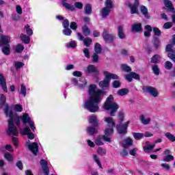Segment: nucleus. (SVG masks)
<instances>
[{
  "label": "nucleus",
  "instance_id": "1",
  "mask_svg": "<svg viewBox=\"0 0 175 175\" xmlns=\"http://www.w3.org/2000/svg\"><path fill=\"white\" fill-rule=\"evenodd\" d=\"M89 100L85 101L83 107L87 109L90 113H96L99 110L98 105L102 100V98H100L102 91L98 90L95 85H90L89 87Z\"/></svg>",
  "mask_w": 175,
  "mask_h": 175
},
{
  "label": "nucleus",
  "instance_id": "2",
  "mask_svg": "<svg viewBox=\"0 0 175 175\" xmlns=\"http://www.w3.org/2000/svg\"><path fill=\"white\" fill-rule=\"evenodd\" d=\"M4 113L6 117H9L8 126L6 129V133L8 136H18V130L14 124L18 126L21 125L20 117L17 115H13V111L10 109V107L6 105L4 109Z\"/></svg>",
  "mask_w": 175,
  "mask_h": 175
},
{
  "label": "nucleus",
  "instance_id": "3",
  "mask_svg": "<svg viewBox=\"0 0 175 175\" xmlns=\"http://www.w3.org/2000/svg\"><path fill=\"white\" fill-rule=\"evenodd\" d=\"M103 107L105 110H111L110 116L114 117L120 107L118 103L114 102V97H113V95H109V96L107 97Z\"/></svg>",
  "mask_w": 175,
  "mask_h": 175
},
{
  "label": "nucleus",
  "instance_id": "4",
  "mask_svg": "<svg viewBox=\"0 0 175 175\" xmlns=\"http://www.w3.org/2000/svg\"><path fill=\"white\" fill-rule=\"evenodd\" d=\"M105 79L103 81H100L99 86L100 88H107L110 85V81L112 80H118L119 77L117 75L104 71Z\"/></svg>",
  "mask_w": 175,
  "mask_h": 175
},
{
  "label": "nucleus",
  "instance_id": "5",
  "mask_svg": "<svg viewBox=\"0 0 175 175\" xmlns=\"http://www.w3.org/2000/svg\"><path fill=\"white\" fill-rule=\"evenodd\" d=\"M105 121L108 124V128L105 130V136H110L114 132L113 128L116 126V122H114L113 118H105Z\"/></svg>",
  "mask_w": 175,
  "mask_h": 175
},
{
  "label": "nucleus",
  "instance_id": "6",
  "mask_svg": "<svg viewBox=\"0 0 175 175\" xmlns=\"http://www.w3.org/2000/svg\"><path fill=\"white\" fill-rule=\"evenodd\" d=\"M20 118L21 120H22L23 123L25 125H27V123H29V125L32 131L36 129V128L35 127V123L32 120H31V118L29 117V116H28V113H24L23 116L20 117Z\"/></svg>",
  "mask_w": 175,
  "mask_h": 175
},
{
  "label": "nucleus",
  "instance_id": "7",
  "mask_svg": "<svg viewBox=\"0 0 175 175\" xmlns=\"http://www.w3.org/2000/svg\"><path fill=\"white\" fill-rule=\"evenodd\" d=\"M126 5L129 8L131 14H139V9H137L139 8V0H135L133 4L127 2Z\"/></svg>",
  "mask_w": 175,
  "mask_h": 175
},
{
  "label": "nucleus",
  "instance_id": "8",
  "mask_svg": "<svg viewBox=\"0 0 175 175\" xmlns=\"http://www.w3.org/2000/svg\"><path fill=\"white\" fill-rule=\"evenodd\" d=\"M129 124H130V122L127 121L126 123H124L123 124H121V123L119 124H117L116 129H117L118 133L120 135H126V133H128L127 129H128V126L129 125Z\"/></svg>",
  "mask_w": 175,
  "mask_h": 175
},
{
  "label": "nucleus",
  "instance_id": "9",
  "mask_svg": "<svg viewBox=\"0 0 175 175\" xmlns=\"http://www.w3.org/2000/svg\"><path fill=\"white\" fill-rule=\"evenodd\" d=\"M142 90L144 92H146L147 94H150L152 95V96H154V98H157L158 95H159V93L158 92V90L157 88H153L152 86H143Z\"/></svg>",
  "mask_w": 175,
  "mask_h": 175
},
{
  "label": "nucleus",
  "instance_id": "10",
  "mask_svg": "<svg viewBox=\"0 0 175 175\" xmlns=\"http://www.w3.org/2000/svg\"><path fill=\"white\" fill-rule=\"evenodd\" d=\"M165 51L167 53V57L175 62V49H172V45H167L165 47Z\"/></svg>",
  "mask_w": 175,
  "mask_h": 175
},
{
  "label": "nucleus",
  "instance_id": "11",
  "mask_svg": "<svg viewBox=\"0 0 175 175\" xmlns=\"http://www.w3.org/2000/svg\"><path fill=\"white\" fill-rule=\"evenodd\" d=\"M103 38L107 43H111L114 40V36L109 33V30L105 29L103 32Z\"/></svg>",
  "mask_w": 175,
  "mask_h": 175
},
{
  "label": "nucleus",
  "instance_id": "12",
  "mask_svg": "<svg viewBox=\"0 0 175 175\" xmlns=\"http://www.w3.org/2000/svg\"><path fill=\"white\" fill-rule=\"evenodd\" d=\"M163 3L167 8V12H170L171 13H175L174 6H173V3L170 0H164Z\"/></svg>",
  "mask_w": 175,
  "mask_h": 175
},
{
  "label": "nucleus",
  "instance_id": "13",
  "mask_svg": "<svg viewBox=\"0 0 175 175\" xmlns=\"http://www.w3.org/2000/svg\"><path fill=\"white\" fill-rule=\"evenodd\" d=\"M28 148L30 151L32 152L33 155H38V152L39 151V146L36 142H33L32 144H29L28 145Z\"/></svg>",
  "mask_w": 175,
  "mask_h": 175
},
{
  "label": "nucleus",
  "instance_id": "14",
  "mask_svg": "<svg viewBox=\"0 0 175 175\" xmlns=\"http://www.w3.org/2000/svg\"><path fill=\"white\" fill-rule=\"evenodd\" d=\"M40 163L42 166V171L44 173V175H49V163H47V161L44 159H42L40 161Z\"/></svg>",
  "mask_w": 175,
  "mask_h": 175
},
{
  "label": "nucleus",
  "instance_id": "15",
  "mask_svg": "<svg viewBox=\"0 0 175 175\" xmlns=\"http://www.w3.org/2000/svg\"><path fill=\"white\" fill-rule=\"evenodd\" d=\"M22 133L23 135H27L28 139H30L31 140H32L33 139H35V135H33V133H31V129L28 126H26L23 129V131H22Z\"/></svg>",
  "mask_w": 175,
  "mask_h": 175
},
{
  "label": "nucleus",
  "instance_id": "16",
  "mask_svg": "<svg viewBox=\"0 0 175 175\" xmlns=\"http://www.w3.org/2000/svg\"><path fill=\"white\" fill-rule=\"evenodd\" d=\"M0 85L2 87L5 92H8V87L6 86V79L2 73H0Z\"/></svg>",
  "mask_w": 175,
  "mask_h": 175
},
{
  "label": "nucleus",
  "instance_id": "17",
  "mask_svg": "<svg viewBox=\"0 0 175 175\" xmlns=\"http://www.w3.org/2000/svg\"><path fill=\"white\" fill-rule=\"evenodd\" d=\"M10 42V37L8 36H2L0 40V46H8Z\"/></svg>",
  "mask_w": 175,
  "mask_h": 175
},
{
  "label": "nucleus",
  "instance_id": "18",
  "mask_svg": "<svg viewBox=\"0 0 175 175\" xmlns=\"http://www.w3.org/2000/svg\"><path fill=\"white\" fill-rule=\"evenodd\" d=\"M88 121L90 124H92L94 126H98L99 125V123L98 122V118L96 115H92L88 118Z\"/></svg>",
  "mask_w": 175,
  "mask_h": 175
},
{
  "label": "nucleus",
  "instance_id": "19",
  "mask_svg": "<svg viewBox=\"0 0 175 175\" xmlns=\"http://www.w3.org/2000/svg\"><path fill=\"white\" fill-rule=\"evenodd\" d=\"M143 28H142V23H135L133 25L131 28V32H142Z\"/></svg>",
  "mask_w": 175,
  "mask_h": 175
},
{
  "label": "nucleus",
  "instance_id": "20",
  "mask_svg": "<svg viewBox=\"0 0 175 175\" xmlns=\"http://www.w3.org/2000/svg\"><path fill=\"white\" fill-rule=\"evenodd\" d=\"M118 38H120V39H125L126 38V36L124 32V27L122 26L118 27Z\"/></svg>",
  "mask_w": 175,
  "mask_h": 175
},
{
  "label": "nucleus",
  "instance_id": "21",
  "mask_svg": "<svg viewBox=\"0 0 175 175\" xmlns=\"http://www.w3.org/2000/svg\"><path fill=\"white\" fill-rule=\"evenodd\" d=\"M153 46L155 50H159L161 48V40H159V38L157 36L153 38Z\"/></svg>",
  "mask_w": 175,
  "mask_h": 175
},
{
  "label": "nucleus",
  "instance_id": "22",
  "mask_svg": "<svg viewBox=\"0 0 175 175\" xmlns=\"http://www.w3.org/2000/svg\"><path fill=\"white\" fill-rule=\"evenodd\" d=\"M3 106H5V108L3 109L5 111V109H6V106H9V105L6 104V96L1 94H0V109H2Z\"/></svg>",
  "mask_w": 175,
  "mask_h": 175
},
{
  "label": "nucleus",
  "instance_id": "23",
  "mask_svg": "<svg viewBox=\"0 0 175 175\" xmlns=\"http://www.w3.org/2000/svg\"><path fill=\"white\" fill-rule=\"evenodd\" d=\"M144 28L146 30L144 31L145 38H150V36H151V32H152V27L147 25L144 27Z\"/></svg>",
  "mask_w": 175,
  "mask_h": 175
},
{
  "label": "nucleus",
  "instance_id": "24",
  "mask_svg": "<svg viewBox=\"0 0 175 175\" xmlns=\"http://www.w3.org/2000/svg\"><path fill=\"white\" fill-rule=\"evenodd\" d=\"M62 5L64 6V8H66V9H68V10H71V12H73L75 10V6L72 5H70L66 2L67 0H62Z\"/></svg>",
  "mask_w": 175,
  "mask_h": 175
},
{
  "label": "nucleus",
  "instance_id": "25",
  "mask_svg": "<svg viewBox=\"0 0 175 175\" xmlns=\"http://www.w3.org/2000/svg\"><path fill=\"white\" fill-rule=\"evenodd\" d=\"M124 142V143L122 144L124 148H129L130 146L133 144V141L131 138H126Z\"/></svg>",
  "mask_w": 175,
  "mask_h": 175
},
{
  "label": "nucleus",
  "instance_id": "26",
  "mask_svg": "<svg viewBox=\"0 0 175 175\" xmlns=\"http://www.w3.org/2000/svg\"><path fill=\"white\" fill-rule=\"evenodd\" d=\"M86 132L90 135V136H92V135H95V133H98V129L95 127L92 126H88L86 129Z\"/></svg>",
  "mask_w": 175,
  "mask_h": 175
},
{
  "label": "nucleus",
  "instance_id": "27",
  "mask_svg": "<svg viewBox=\"0 0 175 175\" xmlns=\"http://www.w3.org/2000/svg\"><path fill=\"white\" fill-rule=\"evenodd\" d=\"M111 12V10L104 7L101 10V14H102L103 18H107V16L110 14Z\"/></svg>",
  "mask_w": 175,
  "mask_h": 175
},
{
  "label": "nucleus",
  "instance_id": "28",
  "mask_svg": "<svg viewBox=\"0 0 175 175\" xmlns=\"http://www.w3.org/2000/svg\"><path fill=\"white\" fill-rule=\"evenodd\" d=\"M94 143L96 146H103V136L99 135L94 139Z\"/></svg>",
  "mask_w": 175,
  "mask_h": 175
},
{
  "label": "nucleus",
  "instance_id": "29",
  "mask_svg": "<svg viewBox=\"0 0 175 175\" xmlns=\"http://www.w3.org/2000/svg\"><path fill=\"white\" fill-rule=\"evenodd\" d=\"M139 120L142 124H143L144 125H148V124H150V122H151V119L150 118L146 119V118L144 117V115H141L139 116Z\"/></svg>",
  "mask_w": 175,
  "mask_h": 175
},
{
  "label": "nucleus",
  "instance_id": "30",
  "mask_svg": "<svg viewBox=\"0 0 175 175\" xmlns=\"http://www.w3.org/2000/svg\"><path fill=\"white\" fill-rule=\"evenodd\" d=\"M150 62L152 64H159V62H161V56L158 54L154 55L152 57Z\"/></svg>",
  "mask_w": 175,
  "mask_h": 175
},
{
  "label": "nucleus",
  "instance_id": "31",
  "mask_svg": "<svg viewBox=\"0 0 175 175\" xmlns=\"http://www.w3.org/2000/svg\"><path fill=\"white\" fill-rule=\"evenodd\" d=\"M88 73H98V69L94 65H89L87 68Z\"/></svg>",
  "mask_w": 175,
  "mask_h": 175
},
{
  "label": "nucleus",
  "instance_id": "32",
  "mask_svg": "<svg viewBox=\"0 0 175 175\" xmlns=\"http://www.w3.org/2000/svg\"><path fill=\"white\" fill-rule=\"evenodd\" d=\"M1 51L5 55H9L10 54V45H4L1 49Z\"/></svg>",
  "mask_w": 175,
  "mask_h": 175
},
{
  "label": "nucleus",
  "instance_id": "33",
  "mask_svg": "<svg viewBox=\"0 0 175 175\" xmlns=\"http://www.w3.org/2000/svg\"><path fill=\"white\" fill-rule=\"evenodd\" d=\"M21 39L26 44H28V43H29V42L31 41V38H29V36H28L24 33L21 34Z\"/></svg>",
  "mask_w": 175,
  "mask_h": 175
},
{
  "label": "nucleus",
  "instance_id": "34",
  "mask_svg": "<svg viewBox=\"0 0 175 175\" xmlns=\"http://www.w3.org/2000/svg\"><path fill=\"white\" fill-rule=\"evenodd\" d=\"M129 90L126 88L120 89L118 91L117 94L120 96H124V95H128Z\"/></svg>",
  "mask_w": 175,
  "mask_h": 175
},
{
  "label": "nucleus",
  "instance_id": "35",
  "mask_svg": "<svg viewBox=\"0 0 175 175\" xmlns=\"http://www.w3.org/2000/svg\"><path fill=\"white\" fill-rule=\"evenodd\" d=\"M152 70L153 71V73L156 76H159V73L161 72V70L159 69V67L157 64H154L152 66Z\"/></svg>",
  "mask_w": 175,
  "mask_h": 175
},
{
  "label": "nucleus",
  "instance_id": "36",
  "mask_svg": "<svg viewBox=\"0 0 175 175\" xmlns=\"http://www.w3.org/2000/svg\"><path fill=\"white\" fill-rule=\"evenodd\" d=\"M84 10L85 14H91L92 13V5L91 4H86Z\"/></svg>",
  "mask_w": 175,
  "mask_h": 175
},
{
  "label": "nucleus",
  "instance_id": "37",
  "mask_svg": "<svg viewBox=\"0 0 175 175\" xmlns=\"http://www.w3.org/2000/svg\"><path fill=\"white\" fill-rule=\"evenodd\" d=\"M82 31L85 36H89L90 33H91V30H90L87 25H84L83 27H82Z\"/></svg>",
  "mask_w": 175,
  "mask_h": 175
},
{
  "label": "nucleus",
  "instance_id": "38",
  "mask_svg": "<svg viewBox=\"0 0 175 175\" xmlns=\"http://www.w3.org/2000/svg\"><path fill=\"white\" fill-rule=\"evenodd\" d=\"M94 51L96 54H101L102 53V46L100 45L99 43H96L94 46Z\"/></svg>",
  "mask_w": 175,
  "mask_h": 175
},
{
  "label": "nucleus",
  "instance_id": "39",
  "mask_svg": "<svg viewBox=\"0 0 175 175\" xmlns=\"http://www.w3.org/2000/svg\"><path fill=\"white\" fill-rule=\"evenodd\" d=\"M121 69L122 70H123L124 72H126L127 73H129V72H132V68H131V66L126 64H122Z\"/></svg>",
  "mask_w": 175,
  "mask_h": 175
},
{
  "label": "nucleus",
  "instance_id": "40",
  "mask_svg": "<svg viewBox=\"0 0 175 175\" xmlns=\"http://www.w3.org/2000/svg\"><path fill=\"white\" fill-rule=\"evenodd\" d=\"M164 162H170V161H174V157L172 154H168L163 157Z\"/></svg>",
  "mask_w": 175,
  "mask_h": 175
},
{
  "label": "nucleus",
  "instance_id": "41",
  "mask_svg": "<svg viewBox=\"0 0 175 175\" xmlns=\"http://www.w3.org/2000/svg\"><path fill=\"white\" fill-rule=\"evenodd\" d=\"M92 43V39H91L90 38H86L83 40V44L86 47H90V46H91Z\"/></svg>",
  "mask_w": 175,
  "mask_h": 175
},
{
  "label": "nucleus",
  "instance_id": "42",
  "mask_svg": "<svg viewBox=\"0 0 175 175\" xmlns=\"http://www.w3.org/2000/svg\"><path fill=\"white\" fill-rule=\"evenodd\" d=\"M140 10L142 14L145 16V17H148V10H147V8L144 5H142L140 7Z\"/></svg>",
  "mask_w": 175,
  "mask_h": 175
},
{
  "label": "nucleus",
  "instance_id": "43",
  "mask_svg": "<svg viewBox=\"0 0 175 175\" xmlns=\"http://www.w3.org/2000/svg\"><path fill=\"white\" fill-rule=\"evenodd\" d=\"M165 136L170 140V142H175V136L173 134L167 132L165 134Z\"/></svg>",
  "mask_w": 175,
  "mask_h": 175
},
{
  "label": "nucleus",
  "instance_id": "44",
  "mask_svg": "<svg viewBox=\"0 0 175 175\" xmlns=\"http://www.w3.org/2000/svg\"><path fill=\"white\" fill-rule=\"evenodd\" d=\"M144 137V134L142 133H133V137L135 139V140H140V139H143Z\"/></svg>",
  "mask_w": 175,
  "mask_h": 175
},
{
  "label": "nucleus",
  "instance_id": "45",
  "mask_svg": "<svg viewBox=\"0 0 175 175\" xmlns=\"http://www.w3.org/2000/svg\"><path fill=\"white\" fill-rule=\"evenodd\" d=\"M107 9H109V10H111L113 9V1L111 0H107L105 1V7Z\"/></svg>",
  "mask_w": 175,
  "mask_h": 175
},
{
  "label": "nucleus",
  "instance_id": "46",
  "mask_svg": "<svg viewBox=\"0 0 175 175\" xmlns=\"http://www.w3.org/2000/svg\"><path fill=\"white\" fill-rule=\"evenodd\" d=\"M78 84L79 87H85L87 85V81H85V78L81 77Z\"/></svg>",
  "mask_w": 175,
  "mask_h": 175
},
{
  "label": "nucleus",
  "instance_id": "47",
  "mask_svg": "<svg viewBox=\"0 0 175 175\" xmlns=\"http://www.w3.org/2000/svg\"><path fill=\"white\" fill-rule=\"evenodd\" d=\"M4 157L5 159H7V161H8V162H13V155H12L10 153H5Z\"/></svg>",
  "mask_w": 175,
  "mask_h": 175
},
{
  "label": "nucleus",
  "instance_id": "48",
  "mask_svg": "<svg viewBox=\"0 0 175 175\" xmlns=\"http://www.w3.org/2000/svg\"><path fill=\"white\" fill-rule=\"evenodd\" d=\"M164 66H165V69H167V70H170V69H172V68H173V64L172 62H170V61H167V62H165Z\"/></svg>",
  "mask_w": 175,
  "mask_h": 175
},
{
  "label": "nucleus",
  "instance_id": "49",
  "mask_svg": "<svg viewBox=\"0 0 175 175\" xmlns=\"http://www.w3.org/2000/svg\"><path fill=\"white\" fill-rule=\"evenodd\" d=\"M63 33H64V35H66V36H70V35H72V30H70V29H69V27H66L63 30Z\"/></svg>",
  "mask_w": 175,
  "mask_h": 175
},
{
  "label": "nucleus",
  "instance_id": "50",
  "mask_svg": "<svg viewBox=\"0 0 175 175\" xmlns=\"http://www.w3.org/2000/svg\"><path fill=\"white\" fill-rule=\"evenodd\" d=\"M112 87L113 88H120L121 87V82L120 81H113L112 83Z\"/></svg>",
  "mask_w": 175,
  "mask_h": 175
},
{
  "label": "nucleus",
  "instance_id": "51",
  "mask_svg": "<svg viewBox=\"0 0 175 175\" xmlns=\"http://www.w3.org/2000/svg\"><path fill=\"white\" fill-rule=\"evenodd\" d=\"M93 159L94 161L97 163V165L102 169V164L100 163V161L96 154H93Z\"/></svg>",
  "mask_w": 175,
  "mask_h": 175
},
{
  "label": "nucleus",
  "instance_id": "52",
  "mask_svg": "<svg viewBox=\"0 0 175 175\" xmlns=\"http://www.w3.org/2000/svg\"><path fill=\"white\" fill-rule=\"evenodd\" d=\"M154 147H155V144L144 146V151H145V152H147V151H151Z\"/></svg>",
  "mask_w": 175,
  "mask_h": 175
},
{
  "label": "nucleus",
  "instance_id": "53",
  "mask_svg": "<svg viewBox=\"0 0 175 175\" xmlns=\"http://www.w3.org/2000/svg\"><path fill=\"white\" fill-rule=\"evenodd\" d=\"M98 53H94L92 56V62L95 63H98L99 61V55H98Z\"/></svg>",
  "mask_w": 175,
  "mask_h": 175
},
{
  "label": "nucleus",
  "instance_id": "54",
  "mask_svg": "<svg viewBox=\"0 0 175 175\" xmlns=\"http://www.w3.org/2000/svg\"><path fill=\"white\" fill-rule=\"evenodd\" d=\"M21 94L23 95V96H25L27 95V88L24 85H21Z\"/></svg>",
  "mask_w": 175,
  "mask_h": 175
},
{
  "label": "nucleus",
  "instance_id": "55",
  "mask_svg": "<svg viewBox=\"0 0 175 175\" xmlns=\"http://www.w3.org/2000/svg\"><path fill=\"white\" fill-rule=\"evenodd\" d=\"M173 27V23L172 22H167L163 25L164 29H169Z\"/></svg>",
  "mask_w": 175,
  "mask_h": 175
},
{
  "label": "nucleus",
  "instance_id": "56",
  "mask_svg": "<svg viewBox=\"0 0 175 175\" xmlns=\"http://www.w3.org/2000/svg\"><path fill=\"white\" fill-rule=\"evenodd\" d=\"M25 29H26V32L27 33V35H29V36H31V35H33V31H32V30L31 29H29V25H27L25 27Z\"/></svg>",
  "mask_w": 175,
  "mask_h": 175
},
{
  "label": "nucleus",
  "instance_id": "57",
  "mask_svg": "<svg viewBox=\"0 0 175 175\" xmlns=\"http://www.w3.org/2000/svg\"><path fill=\"white\" fill-rule=\"evenodd\" d=\"M97 152L98 154H99V155H106V150L99 147L97 150Z\"/></svg>",
  "mask_w": 175,
  "mask_h": 175
},
{
  "label": "nucleus",
  "instance_id": "58",
  "mask_svg": "<svg viewBox=\"0 0 175 175\" xmlns=\"http://www.w3.org/2000/svg\"><path fill=\"white\" fill-rule=\"evenodd\" d=\"M167 46H171L172 49H175V34L172 36V38L170 41V44H168Z\"/></svg>",
  "mask_w": 175,
  "mask_h": 175
},
{
  "label": "nucleus",
  "instance_id": "59",
  "mask_svg": "<svg viewBox=\"0 0 175 175\" xmlns=\"http://www.w3.org/2000/svg\"><path fill=\"white\" fill-rule=\"evenodd\" d=\"M24 66V63L21 62H15V68L16 69H21V68H23Z\"/></svg>",
  "mask_w": 175,
  "mask_h": 175
},
{
  "label": "nucleus",
  "instance_id": "60",
  "mask_svg": "<svg viewBox=\"0 0 175 175\" xmlns=\"http://www.w3.org/2000/svg\"><path fill=\"white\" fill-rule=\"evenodd\" d=\"M153 32L156 36H161V30L158 27H153Z\"/></svg>",
  "mask_w": 175,
  "mask_h": 175
},
{
  "label": "nucleus",
  "instance_id": "61",
  "mask_svg": "<svg viewBox=\"0 0 175 175\" xmlns=\"http://www.w3.org/2000/svg\"><path fill=\"white\" fill-rule=\"evenodd\" d=\"M16 53H21L24 50V46L21 44H18L15 49Z\"/></svg>",
  "mask_w": 175,
  "mask_h": 175
},
{
  "label": "nucleus",
  "instance_id": "62",
  "mask_svg": "<svg viewBox=\"0 0 175 175\" xmlns=\"http://www.w3.org/2000/svg\"><path fill=\"white\" fill-rule=\"evenodd\" d=\"M83 54L86 58H90V50L87 48L83 49Z\"/></svg>",
  "mask_w": 175,
  "mask_h": 175
},
{
  "label": "nucleus",
  "instance_id": "63",
  "mask_svg": "<svg viewBox=\"0 0 175 175\" xmlns=\"http://www.w3.org/2000/svg\"><path fill=\"white\" fill-rule=\"evenodd\" d=\"M74 5L75 8H77V9H79V10L83 9V3L81 2H75Z\"/></svg>",
  "mask_w": 175,
  "mask_h": 175
},
{
  "label": "nucleus",
  "instance_id": "64",
  "mask_svg": "<svg viewBox=\"0 0 175 175\" xmlns=\"http://www.w3.org/2000/svg\"><path fill=\"white\" fill-rule=\"evenodd\" d=\"M14 108L16 110V111H23V106L20 105H14Z\"/></svg>",
  "mask_w": 175,
  "mask_h": 175
}]
</instances>
